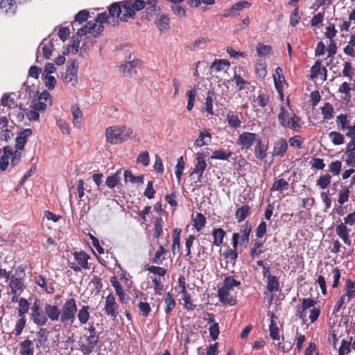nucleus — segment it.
Wrapping results in <instances>:
<instances>
[{"label": "nucleus", "instance_id": "1", "mask_svg": "<svg viewBox=\"0 0 355 355\" xmlns=\"http://www.w3.org/2000/svg\"><path fill=\"white\" fill-rule=\"evenodd\" d=\"M44 310L51 321H58L64 324H73L78 312V306L74 298H68L59 309L58 305L46 304Z\"/></svg>", "mask_w": 355, "mask_h": 355}, {"label": "nucleus", "instance_id": "2", "mask_svg": "<svg viewBox=\"0 0 355 355\" xmlns=\"http://www.w3.org/2000/svg\"><path fill=\"white\" fill-rule=\"evenodd\" d=\"M145 0H123L115 2L109 8V15L112 17H117L121 21L127 22L129 18L134 19L136 12L146 7Z\"/></svg>", "mask_w": 355, "mask_h": 355}, {"label": "nucleus", "instance_id": "3", "mask_svg": "<svg viewBox=\"0 0 355 355\" xmlns=\"http://www.w3.org/2000/svg\"><path fill=\"white\" fill-rule=\"evenodd\" d=\"M277 119L280 125L284 128H290L295 132H299L302 128V119L294 112L291 116L284 105L280 107Z\"/></svg>", "mask_w": 355, "mask_h": 355}, {"label": "nucleus", "instance_id": "4", "mask_svg": "<svg viewBox=\"0 0 355 355\" xmlns=\"http://www.w3.org/2000/svg\"><path fill=\"white\" fill-rule=\"evenodd\" d=\"M89 335H84L86 338V343L79 342V349L84 355H89L94 351V349L98 343L100 339V332L97 331L94 325L88 327Z\"/></svg>", "mask_w": 355, "mask_h": 355}, {"label": "nucleus", "instance_id": "5", "mask_svg": "<svg viewBox=\"0 0 355 355\" xmlns=\"http://www.w3.org/2000/svg\"><path fill=\"white\" fill-rule=\"evenodd\" d=\"M78 64L73 60L67 62L66 69L62 72L61 79L65 85L75 86L78 83Z\"/></svg>", "mask_w": 355, "mask_h": 355}, {"label": "nucleus", "instance_id": "6", "mask_svg": "<svg viewBox=\"0 0 355 355\" xmlns=\"http://www.w3.org/2000/svg\"><path fill=\"white\" fill-rule=\"evenodd\" d=\"M74 259L78 262V265L71 263L69 267L75 272H80L83 269H89L88 260L91 257L85 251H76L73 252Z\"/></svg>", "mask_w": 355, "mask_h": 355}, {"label": "nucleus", "instance_id": "7", "mask_svg": "<svg viewBox=\"0 0 355 355\" xmlns=\"http://www.w3.org/2000/svg\"><path fill=\"white\" fill-rule=\"evenodd\" d=\"M31 311V318L33 323L37 326H44V324H46L49 317L46 312L43 313L41 310L38 301L34 302Z\"/></svg>", "mask_w": 355, "mask_h": 355}, {"label": "nucleus", "instance_id": "8", "mask_svg": "<svg viewBox=\"0 0 355 355\" xmlns=\"http://www.w3.org/2000/svg\"><path fill=\"white\" fill-rule=\"evenodd\" d=\"M102 32H103V25H99V23L96 21L94 22H87L85 26L78 29V34L80 36L87 35V33H90L94 37H98Z\"/></svg>", "mask_w": 355, "mask_h": 355}, {"label": "nucleus", "instance_id": "9", "mask_svg": "<svg viewBox=\"0 0 355 355\" xmlns=\"http://www.w3.org/2000/svg\"><path fill=\"white\" fill-rule=\"evenodd\" d=\"M119 304L116 302L115 295L110 293L105 298L104 311L108 315L115 318L119 315Z\"/></svg>", "mask_w": 355, "mask_h": 355}, {"label": "nucleus", "instance_id": "10", "mask_svg": "<svg viewBox=\"0 0 355 355\" xmlns=\"http://www.w3.org/2000/svg\"><path fill=\"white\" fill-rule=\"evenodd\" d=\"M257 133L243 132L240 134L237 139V144L241 146V148H245L246 150H248V148L253 146L254 141H257Z\"/></svg>", "mask_w": 355, "mask_h": 355}, {"label": "nucleus", "instance_id": "11", "mask_svg": "<svg viewBox=\"0 0 355 355\" xmlns=\"http://www.w3.org/2000/svg\"><path fill=\"white\" fill-rule=\"evenodd\" d=\"M105 136L111 144L123 142L121 126H111L106 128Z\"/></svg>", "mask_w": 355, "mask_h": 355}, {"label": "nucleus", "instance_id": "12", "mask_svg": "<svg viewBox=\"0 0 355 355\" xmlns=\"http://www.w3.org/2000/svg\"><path fill=\"white\" fill-rule=\"evenodd\" d=\"M207 166V164L205 161V155L204 153H198L196 157L195 167L191 173V175L194 174V173L198 174V181H200Z\"/></svg>", "mask_w": 355, "mask_h": 355}, {"label": "nucleus", "instance_id": "13", "mask_svg": "<svg viewBox=\"0 0 355 355\" xmlns=\"http://www.w3.org/2000/svg\"><path fill=\"white\" fill-rule=\"evenodd\" d=\"M336 232L340 239H343L345 245H351L350 239V229L348 228L347 225L345 222H341L336 227Z\"/></svg>", "mask_w": 355, "mask_h": 355}, {"label": "nucleus", "instance_id": "14", "mask_svg": "<svg viewBox=\"0 0 355 355\" xmlns=\"http://www.w3.org/2000/svg\"><path fill=\"white\" fill-rule=\"evenodd\" d=\"M110 282L115 290L116 294L119 297V302L121 304H127L128 302V297L124 293L122 286L120 284L117 278L115 277V276H112L110 279Z\"/></svg>", "mask_w": 355, "mask_h": 355}, {"label": "nucleus", "instance_id": "15", "mask_svg": "<svg viewBox=\"0 0 355 355\" xmlns=\"http://www.w3.org/2000/svg\"><path fill=\"white\" fill-rule=\"evenodd\" d=\"M288 148L286 139L280 138L273 144V156L284 157Z\"/></svg>", "mask_w": 355, "mask_h": 355}, {"label": "nucleus", "instance_id": "16", "mask_svg": "<svg viewBox=\"0 0 355 355\" xmlns=\"http://www.w3.org/2000/svg\"><path fill=\"white\" fill-rule=\"evenodd\" d=\"M218 297L220 302L225 304L234 305L236 304V300L231 295L230 290L225 288H219L217 291Z\"/></svg>", "mask_w": 355, "mask_h": 355}, {"label": "nucleus", "instance_id": "17", "mask_svg": "<svg viewBox=\"0 0 355 355\" xmlns=\"http://www.w3.org/2000/svg\"><path fill=\"white\" fill-rule=\"evenodd\" d=\"M33 133L31 128H25L19 132L16 138L15 148L17 150H24V146L26 143L27 137H30Z\"/></svg>", "mask_w": 355, "mask_h": 355}, {"label": "nucleus", "instance_id": "18", "mask_svg": "<svg viewBox=\"0 0 355 355\" xmlns=\"http://www.w3.org/2000/svg\"><path fill=\"white\" fill-rule=\"evenodd\" d=\"M274 83L276 89L283 96V83L285 81V76L281 67H277L275 69V74L273 75Z\"/></svg>", "mask_w": 355, "mask_h": 355}, {"label": "nucleus", "instance_id": "19", "mask_svg": "<svg viewBox=\"0 0 355 355\" xmlns=\"http://www.w3.org/2000/svg\"><path fill=\"white\" fill-rule=\"evenodd\" d=\"M251 214V208L249 205H243L236 209L235 212V218L239 223L244 221Z\"/></svg>", "mask_w": 355, "mask_h": 355}, {"label": "nucleus", "instance_id": "20", "mask_svg": "<svg viewBox=\"0 0 355 355\" xmlns=\"http://www.w3.org/2000/svg\"><path fill=\"white\" fill-rule=\"evenodd\" d=\"M257 144L254 147V155L257 159L263 160L267 156L268 146H266L261 141V139H257Z\"/></svg>", "mask_w": 355, "mask_h": 355}, {"label": "nucleus", "instance_id": "21", "mask_svg": "<svg viewBox=\"0 0 355 355\" xmlns=\"http://www.w3.org/2000/svg\"><path fill=\"white\" fill-rule=\"evenodd\" d=\"M345 296L347 297V302H350V301L355 298V282L354 281L347 279L345 281Z\"/></svg>", "mask_w": 355, "mask_h": 355}, {"label": "nucleus", "instance_id": "22", "mask_svg": "<svg viewBox=\"0 0 355 355\" xmlns=\"http://www.w3.org/2000/svg\"><path fill=\"white\" fill-rule=\"evenodd\" d=\"M0 8L6 14L13 15L16 12L17 4L14 0H1Z\"/></svg>", "mask_w": 355, "mask_h": 355}, {"label": "nucleus", "instance_id": "23", "mask_svg": "<svg viewBox=\"0 0 355 355\" xmlns=\"http://www.w3.org/2000/svg\"><path fill=\"white\" fill-rule=\"evenodd\" d=\"M211 135L206 129L200 131L199 136L196 139L194 145L198 147H201L211 141Z\"/></svg>", "mask_w": 355, "mask_h": 355}, {"label": "nucleus", "instance_id": "24", "mask_svg": "<svg viewBox=\"0 0 355 355\" xmlns=\"http://www.w3.org/2000/svg\"><path fill=\"white\" fill-rule=\"evenodd\" d=\"M20 355H33L34 346L33 342L28 338L21 341L19 345Z\"/></svg>", "mask_w": 355, "mask_h": 355}, {"label": "nucleus", "instance_id": "25", "mask_svg": "<svg viewBox=\"0 0 355 355\" xmlns=\"http://www.w3.org/2000/svg\"><path fill=\"white\" fill-rule=\"evenodd\" d=\"M90 307L88 305H83L78 311V319L80 324H87L90 318Z\"/></svg>", "mask_w": 355, "mask_h": 355}, {"label": "nucleus", "instance_id": "26", "mask_svg": "<svg viewBox=\"0 0 355 355\" xmlns=\"http://www.w3.org/2000/svg\"><path fill=\"white\" fill-rule=\"evenodd\" d=\"M140 62L139 60H134L132 61L126 62L120 67V70L125 76H130L132 73L135 72V68Z\"/></svg>", "mask_w": 355, "mask_h": 355}, {"label": "nucleus", "instance_id": "27", "mask_svg": "<svg viewBox=\"0 0 355 355\" xmlns=\"http://www.w3.org/2000/svg\"><path fill=\"white\" fill-rule=\"evenodd\" d=\"M210 69L211 71L218 72L221 71H227L230 69V61L227 60H218L214 61Z\"/></svg>", "mask_w": 355, "mask_h": 355}, {"label": "nucleus", "instance_id": "28", "mask_svg": "<svg viewBox=\"0 0 355 355\" xmlns=\"http://www.w3.org/2000/svg\"><path fill=\"white\" fill-rule=\"evenodd\" d=\"M212 236L214 237L213 245L218 247L221 246L225 236V231L220 227L214 228L212 232Z\"/></svg>", "mask_w": 355, "mask_h": 355}, {"label": "nucleus", "instance_id": "29", "mask_svg": "<svg viewBox=\"0 0 355 355\" xmlns=\"http://www.w3.org/2000/svg\"><path fill=\"white\" fill-rule=\"evenodd\" d=\"M226 119L230 127L237 128L241 127V120L238 114L233 111H229L226 114Z\"/></svg>", "mask_w": 355, "mask_h": 355}, {"label": "nucleus", "instance_id": "30", "mask_svg": "<svg viewBox=\"0 0 355 355\" xmlns=\"http://www.w3.org/2000/svg\"><path fill=\"white\" fill-rule=\"evenodd\" d=\"M46 40L42 41L39 48L42 49L43 55L46 58V59H50L52 53L55 49V46L52 42L49 41L46 42Z\"/></svg>", "mask_w": 355, "mask_h": 355}, {"label": "nucleus", "instance_id": "31", "mask_svg": "<svg viewBox=\"0 0 355 355\" xmlns=\"http://www.w3.org/2000/svg\"><path fill=\"white\" fill-rule=\"evenodd\" d=\"M35 283L38 286H41L42 289L47 293H53L55 288L53 285L47 286L46 279L42 275H38L35 278Z\"/></svg>", "mask_w": 355, "mask_h": 355}, {"label": "nucleus", "instance_id": "32", "mask_svg": "<svg viewBox=\"0 0 355 355\" xmlns=\"http://www.w3.org/2000/svg\"><path fill=\"white\" fill-rule=\"evenodd\" d=\"M206 223V218L202 213H197L193 218V226L196 231L200 232Z\"/></svg>", "mask_w": 355, "mask_h": 355}, {"label": "nucleus", "instance_id": "33", "mask_svg": "<svg viewBox=\"0 0 355 355\" xmlns=\"http://www.w3.org/2000/svg\"><path fill=\"white\" fill-rule=\"evenodd\" d=\"M121 175V170H119L116 171L114 174L107 176L105 181V184L107 187L110 189L115 188L116 184L119 183Z\"/></svg>", "mask_w": 355, "mask_h": 355}, {"label": "nucleus", "instance_id": "34", "mask_svg": "<svg viewBox=\"0 0 355 355\" xmlns=\"http://www.w3.org/2000/svg\"><path fill=\"white\" fill-rule=\"evenodd\" d=\"M164 302L166 305L164 312L166 314H169L175 308L176 302L175 299L173 298V295L170 293H166V297L164 300Z\"/></svg>", "mask_w": 355, "mask_h": 355}, {"label": "nucleus", "instance_id": "35", "mask_svg": "<svg viewBox=\"0 0 355 355\" xmlns=\"http://www.w3.org/2000/svg\"><path fill=\"white\" fill-rule=\"evenodd\" d=\"M289 188V183L284 179H279L275 180L270 187V190L271 192L273 191H279L282 192L283 190H286Z\"/></svg>", "mask_w": 355, "mask_h": 355}, {"label": "nucleus", "instance_id": "36", "mask_svg": "<svg viewBox=\"0 0 355 355\" xmlns=\"http://www.w3.org/2000/svg\"><path fill=\"white\" fill-rule=\"evenodd\" d=\"M330 141L334 146L343 145L345 142V137L343 133L337 131H332L329 133Z\"/></svg>", "mask_w": 355, "mask_h": 355}, {"label": "nucleus", "instance_id": "37", "mask_svg": "<svg viewBox=\"0 0 355 355\" xmlns=\"http://www.w3.org/2000/svg\"><path fill=\"white\" fill-rule=\"evenodd\" d=\"M263 241H256L251 246L250 250V255L252 258L257 257L261 254L264 252L263 250Z\"/></svg>", "mask_w": 355, "mask_h": 355}, {"label": "nucleus", "instance_id": "38", "mask_svg": "<svg viewBox=\"0 0 355 355\" xmlns=\"http://www.w3.org/2000/svg\"><path fill=\"white\" fill-rule=\"evenodd\" d=\"M124 175V180L125 182H130V183H138V184H143L144 182V175H138L135 176L132 174V172L129 170H125L123 172Z\"/></svg>", "mask_w": 355, "mask_h": 355}, {"label": "nucleus", "instance_id": "39", "mask_svg": "<svg viewBox=\"0 0 355 355\" xmlns=\"http://www.w3.org/2000/svg\"><path fill=\"white\" fill-rule=\"evenodd\" d=\"M232 155V153L231 151H225L223 149H220L213 151L211 157L212 159L229 160Z\"/></svg>", "mask_w": 355, "mask_h": 355}, {"label": "nucleus", "instance_id": "40", "mask_svg": "<svg viewBox=\"0 0 355 355\" xmlns=\"http://www.w3.org/2000/svg\"><path fill=\"white\" fill-rule=\"evenodd\" d=\"M355 33L351 35L349 37V41L345 47L343 48V52L345 55L352 58H355Z\"/></svg>", "mask_w": 355, "mask_h": 355}, {"label": "nucleus", "instance_id": "41", "mask_svg": "<svg viewBox=\"0 0 355 355\" xmlns=\"http://www.w3.org/2000/svg\"><path fill=\"white\" fill-rule=\"evenodd\" d=\"M269 335L273 340H279L280 338L279 335V328L274 320V314L272 315L270 323L269 324Z\"/></svg>", "mask_w": 355, "mask_h": 355}, {"label": "nucleus", "instance_id": "42", "mask_svg": "<svg viewBox=\"0 0 355 355\" xmlns=\"http://www.w3.org/2000/svg\"><path fill=\"white\" fill-rule=\"evenodd\" d=\"M215 94L213 92H208L205 103V110L209 114H213V103L215 99Z\"/></svg>", "mask_w": 355, "mask_h": 355}, {"label": "nucleus", "instance_id": "43", "mask_svg": "<svg viewBox=\"0 0 355 355\" xmlns=\"http://www.w3.org/2000/svg\"><path fill=\"white\" fill-rule=\"evenodd\" d=\"M252 226L250 222L247 221L243 226L242 230H241L240 240L241 242L248 243L249 241V236L252 232Z\"/></svg>", "mask_w": 355, "mask_h": 355}, {"label": "nucleus", "instance_id": "44", "mask_svg": "<svg viewBox=\"0 0 355 355\" xmlns=\"http://www.w3.org/2000/svg\"><path fill=\"white\" fill-rule=\"evenodd\" d=\"M266 288L270 293H275V291L279 290V282L277 276L272 275L269 277Z\"/></svg>", "mask_w": 355, "mask_h": 355}, {"label": "nucleus", "instance_id": "45", "mask_svg": "<svg viewBox=\"0 0 355 355\" xmlns=\"http://www.w3.org/2000/svg\"><path fill=\"white\" fill-rule=\"evenodd\" d=\"M139 312L143 317L147 318L152 311V308L149 303L147 302V299L143 300L142 302H139L138 304Z\"/></svg>", "mask_w": 355, "mask_h": 355}, {"label": "nucleus", "instance_id": "46", "mask_svg": "<svg viewBox=\"0 0 355 355\" xmlns=\"http://www.w3.org/2000/svg\"><path fill=\"white\" fill-rule=\"evenodd\" d=\"M30 308V303L26 298H21L19 300L18 316L26 317V313Z\"/></svg>", "mask_w": 355, "mask_h": 355}, {"label": "nucleus", "instance_id": "47", "mask_svg": "<svg viewBox=\"0 0 355 355\" xmlns=\"http://www.w3.org/2000/svg\"><path fill=\"white\" fill-rule=\"evenodd\" d=\"M331 175L326 173L320 176L317 180V186L321 189H325L331 184Z\"/></svg>", "mask_w": 355, "mask_h": 355}, {"label": "nucleus", "instance_id": "48", "mask_svg": "<svg viewBox=\"0 0 355 355\" xmlns=\"http://www.w3.org/2000/svg\"><path fill=\"white\" fill-rule=\"evenodd\" d=\"M336 122L338 129L345 130L347 129V127L349 126L348 123L349 122V119L347 117V114H340L336 116Z\"/></svg>", "mask_w": 355, "mask_h": 355}, {"label": "nucleus", "instance_id": "49", "mask_svg": "<svg viewBox=\"0 0 355 355\" xmlns=\"http://www.w3.org/2000/svg\"><path fill=\"white\" fill-rule=\"evenodd\" d=\"M322 116L324 119H331L334 116V108L330 103H325L321 107Z\"/></svg>", "mask_w": 355, "mask_h": 355}, {"label": "nucleus", "instance_id": "50", "mask_svg": "<svg viewBox=\"0 0 355 355\" xmlns=\"http://www.w3.org/2000/svg\"><path fill=\"white\" fill-rule=\"evenodd\" d=\"M22 286L23 282L21 279L15 277L14 275L11 277L9 287L11 290L12 294H15V293H17L18 290L21 289Z\"/></svg>", "mask_w": 355, "mask_h": 355}, {"label": "nucleus", "instance_id": "51", "mask_svg": "<svg viewBox=\"0 0 355 355\" xmlns=\"http://www.w3.org/2000/svg\"><path fill=\"white\" fill-rule=\"evenodd\" d=\"M156 26L159 29V32L167 31L169 28V19L163 15L158 21H155Z\"/></svg>", "mask_w": 355, "mask_h": 355}, {"label": "nucleus", "instance_id": "52", "mask_svg": "<svg viewBox=\"0 0 355 355\" xmlns=\"http://www.w3.org/2000/svg\"><path fill=\"white\" fill-rule=\"evenodd\" d=\"M254 102L257 103V105L261 107H266L270 102V95L268 93L260 92Z\"/></svg>", "mask_w": 355, "mask_h": 355}, {"label": "nucleus", "instance_id": "53", "mask_svg": "<svg viewBox=\"0 0 355 355\" xmlns=\"http://www.w3.org/2000/svg\"><path fill=\"white\" fill-rule=\"evenodd\" d=\"M272 51V48L270 45H263L259 42L257 45V53L259 57H264L270 55Z\"/></svg>", "mask_w": 355, "mask_h": 355}, {"label": "nucleus", "instance_id": "54", "mask_svg": "<svg viewBox=\"0 0 355 355\" xmlns=\"http://www.w3.org/2000/svg\"><path fill=\"white\" fill-rule=\"evenodd\" d=\"M322 67V60H318L315 62L314 64L311 67L310 70L311 79L318 78L319 74L321 73Z\"/></svg>", "mask_w": 355, "mask_h": 355}, {"label": "nucleus", "instance_id": "55", "mask_svg": "<svg viewBox=\"0 0 355 355\" xmlns=\"http://www.w3.org/2000/svg\"><path fill=\"white\" fill-rule=\"evenodd\" d=\"M266 62L259 61L255 64V72L256 75L261 78H265L266 76Z\"/></svg>", "mask_w": 355, "mask_h": 355}, {"label": "nucleus", "instance_id": "56", "mask_svg": "<svg viewBox=\"0 0 355 355\" xmlns=\"http://www.w3.org/2000/svg\"><path fill=\"white\" fill-rule=\"evenodd\" d=\"M350 194V190L347 186H345L340 190L338 193V202L340 205H343L347 202L349 200Z\"/></svg>", "mask_w": 355, "mask_h": 355}, {"label": "nucleus", "instance_id": "57", "mask_svg": "<svg viewBox=\"0 0 355 355\" xmlns=\"http://www.w3.org/2000/svg\"><path fill=\"white\" fill-rule=\"evenodd\" d=\"M132 295L133 297L132 300V303L137 308L139 302H143L144 300H146V294L144 292H141V291L135 289Z\"/></svg>", "mask_w": 355, "mask_h": 355}, {"label": "nucleus", "instance_id": "58", "mask_svg": "<svg viewBox=\"0 0 355 355\" xmlns=\"http://www.w3.org/2000/svg\"><path fill=\"white\" fill-rule=\"evenodd\" d=\"M89 17V12L87 11V10H82L81 11L78 12L76 15L75 19L72 23L73 26H74L76 23L82 24L83 22L87 21Z\"/></svg>", "mask_w": 355, "mask_h": 355}, {"label": "nucleus", "instance_id": "59", "mask_svg": "<svg viewBox=\"0 0 355 355\" xmlns=\"http://www.w3.org/2000/svg\"><path fill=\"white\" fill-rule=\"evenodd\" d=\"M196 89H191L187 90V110H191L193 107V105L196 102Z\"/></svg>", "mask_w": 355, "mask_h": 355}, {"label": "nucleus", "instance_id": "60", "mask_svg": "<svg viewBox=\"0 0 355 355\" xmlns=\"http://www.w3.org/2000/svg\"><path fill=\"white\" fill-rule=\"evenodd\" d=\"M163 232V219L162 218H155L154 222V237L158 239Z\"/></svg>", "mask_w": 355, "mask_h": 355}, {"label": "nucleus", "instance_id": "61", "mask_svg": "<svg viewBox=\"0 0 355 355\" xmlns=\"http://www.w3.org/2000/svg\"><path fill=\"white\" fill-rule=\"evenodd\" d=\"M342 162L339 160H336L331 162L329 164V171L334 175H338L342 170Z\"/></svg>", "mask_w": 355, "mask_h": 355}, {"label": "nucleus", "instance_id": "62", "mask_svg": "<svg viewBox=\"0 0 355 355\" xmlns=\"http://www.w3.org/2000/svg\"><path fill=\"white\" fill-rule=\"evenodd\" d=\"M241 284L240 281L236 280L233 276H227L225 278L223 287L225 289L231 290L233 289L234 286H237Z\"/></svg>", "mask_w": 355, "mask_h": 355}, {"label": "nucleus", "instance_id": "63", "mask_svg": "<svg viewBox=\"0 0 355 355\" xmlns=\"http://www.w3.org/2000/svg\"><path fill=\"white\" fill-rule=\"evenodd\" d=\"M185 162L182 156L178 159V162L175 166V176L178 181H180L184 171Z\"/></svg>", "mask_w": 355, "mask_h": 355}, {"label": "nucleus", "instance_id": "64", "mask_svg": "<svg viewBox=\"0 0 355 355\" xmlns=\"http://www.w3.org/2000/svg\"><path fill=\"white\" fill-rule=\"evenodd\" d=\"M301 19V17L299 14V6L296 5V7L293 10L290 15V24L293 27H295L297 26L300 20Z\"/></svg>", "mask_w": 355, "mask_h": 355}]
</instances>
